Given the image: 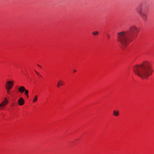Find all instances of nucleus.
Wrapping results in <instances>:
<instances>
[{
  "label": "nucleus",
  "mask_w": 154,
  "mask_h": 154,
  "mask_svg": "<svg viewBox=\"0 0 154 154\" xmlns=\"http://www.w3.org/2000/svg\"><path fill=\"white\" fill-rule=\"evenodd\" d=\"M137 11L144 21L146 20L147 16L143 11V8L142 5H140L137 9Z\"/></svg>",
  "instance_id": "obj_3"
},
{
  "label": "nucleus",
  "mask_w": 154,
  "mask_h": 154,
  "mask_svg": "<svg viewBox=\"0 0 154 154\" xmlns=\"http://www.w3.org/2000/svg\"><path fill=\"white\" fill-rule=\"evenodd\" d=\"M113 115L116 116H118L119 115V112L118 110H114L113 112Z\"/></svg>",
  "instance_id": "obj_9"
},
{
  "label": "nucleus",
  "mask_w": 154,
  "mask_h": 154,
  "mask_svg": "<svg viewBox=\"0 0 154 154\" xmlns=\"http://www.w3.org/2000/svg\"><path fill=\"white\" fill-rule=\"evenodd\" d=\"M25 100L22 97H20L18 100V103L20 106H22L24 103Z\"/></svg>",
  "instance_id": "obj_6"
},
{
  "label": "nucleus",
  "mask_w": 154,
  "mask_h": 154,
  "mask_svg": "<svg viewBox=\"0 0 154 154\" xmlns=\"http://www.w3.org/2000/svg\"><path fill=\"white\" fill-rule=\"evenodd\" d=\"M35 71L37 75L40 76H41V75L39 74L38 72H37L36 70H35Z\"/></svg>",
  "instance_id": "obj_13"
},
{
  "label": "nucleus",
  "mask_w": 154,
  "mask_h": 154,
  "mask_svg": "<svg viewBox=\"0 0 154 154\" xmlns=\"http://www.w3.org/2000/svg\"><path fill=\"white\" fill-rule=\"evenodd\" d=\"M107 38L108 39H109V38H110V35L109 34H107Z\"/></svg>",
  "instance_id": "obj_14"
},
{
  "label": "nucleus",
  "mask_w": 154,
  "mask_h": 154,
  "mask_svg": "<svg viewBox=\"0 0 154 154\" xmlns=\"http://www.w3.org/2000/svg\"><path fill=\"white\" fill-rule=\"evenodd\" d=\"M38 96L37 95H36L34 97V99L33 100V103H35L37 100Z\"/></svg>",
  "instance_id": "obj_10"
},
{
  "label": "nucleus",
  "mask_w": 154,
  "mask_h": 154,
  "mask_svg": "<svg viewBox=\"0 0 154 154\" xmlns=\"http://www.w3.org/2000/svg\"><path fill=\"white\" fill-rule=\"evenodd\" d=\"M133 69L134 73L142 79L147 78L153 72L150 63L147 61L135 65L133 67Z\"/></svg>",
  "instance_id": "obj_2"
},
{
  "label": "nucleus",
  "mask_w": 154,
  "mask_h": 154,
  "mask_svg": "<svg viewBox=\"0 0 154 154\" xmlns=\"http://www.w3.org/2000/svg\"><path fill=\"white\" fill-rule=\"evenodd\" d=\"M138 32L137 27L132 26L130 27L129 29L118 33L117 40L120 43L122 50H125L129 42L136 38Z\"/></svg>",
  "instance_id": "obj_1"
},
{
  "label": "nucleus",
  "mask_w": 154,
  "mask_h": 154,
  "mask_svg": "<svg viewBox=\"0 0 154 154\" xmlns=\"http://www.w3.org/2000/svg\"><path fill=\"white\" fill-rule=\"evenodd\" d=\"M14 81H10V89H11L13 87L14 85Z\"/></svg>",
  "instance_id": "obj_11"
},
{
  "label": "nucleus",
  "mask_w": 154,
  "mask_h": 154,
  "mask_svg": "<svg viewBox=\"0 0 154 154\" xmlns=\"http://www.w3.org/2000/svg\"><path fill=\"white\" fill-rule=\"evenodd\" d=\"M5 87L7 93L9 94V91L10 90V81L7 82L5 85Z\"/></svg>",
  "instance_id": "obj_7"
},
{
  "label": "nucleus",
  "mask_w": 154,
  "mask_h": 154,
  "mask_svg": "<svg viewBox=\"0 0 154 154\" xmlns=\"http://www.w3.org/2000/svg\"><path fill=\"white\" fill-rule=\"evenodd\" d=\"M8 101L7 98H4V100L0 103V110H2L8 104Z\"/></svg>",
  "instance_id": "obj_4"
},
{
  "label": "nucleus",
  "mask_w": 154,
  "mask_h": 154,
  "mask_svg": "<svg viewBox=\"0 0 154 154\" xmlns=\"http://www.w3.org/2000/svg\"><path fill=\"white\" fill-rule=\"evenodd\" d=\"M76 70L75 69H74L73 70V72H76Z\"/></svg>",
  "instance_id": "obj_15"
},
{
  "label": "nucleus",
  "mask_w": 154,
  "mask_h": 154,
  "mask_svg": "<svg viewBox=\"0 0 154 154\" xmlns=\"http://www.w3.org/2000/svg\"><path fill=\"white\" fill-rule=\"evenodd\" d=\"M38 66H39L40 67H41V66H40L39 65H38Z\"/></svg>",
  "instance_id": "obj_16"
},
{
  "label": "nucleus",
  "mask_w": 154,
  "mask_h": 154,
  "mask_svg": "<svg viewBox=\"0 0 154 154\" xmlns=\"http://www.w3.org/2000/svg\"><path fill=\"white\" fill-rule=\"evenodd\" d=\"M99 33V32L97 31H95L93 32L92 33V34L94 35H97Z\"/></svg>",
  "instance_id": "obj_12"
},
{
  "label": "nucleus",
  "mask_w": 154,
  "mask_h": 154,
  "mask_svg": "<svg viewBox=\"0 0 154 154\" xmlns=\"http://www.w3.org/2000/svg\"><path fill=\"white\" fill-rule=\"evenodd\" d=\"M64 85V82L62 80H59L57 83V87L59 88L60 86L63 85Z\"/></svg>",
  "instance_id": "obj_8"
},
{
  "label": "nucleus",
  "mask_w": 154,
  "mask_h": 154,
  "mask_svg": "<svg viewBox=\"0 0 154 154\" xmlns=\"http://www.w3.org/2000/svg\"><path fill=\"white\" fill-rule=\"evenodd\" d=\"M18 91L19 92L23 93L25 91V94L27 97H28L29 96L28 95L29 91L27 90H26L25 88L23 86H21L18 89Z\"/></svg>",
  "instance_id": "obj_5"
}]
</instances>
